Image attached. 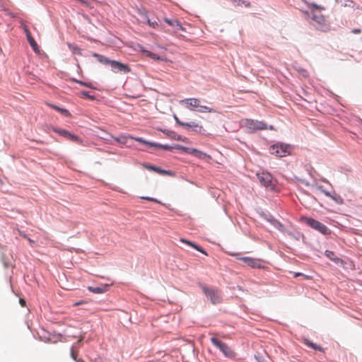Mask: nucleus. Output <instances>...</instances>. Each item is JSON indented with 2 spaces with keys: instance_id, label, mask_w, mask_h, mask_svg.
<instances>
[{
  "instance_id": "473e14b6",
  "label": "nucleus",
  "mask_w": 362,
  "mask_h": 362,
  "mask_svg": "<svg viewBox=\"0 0 362 362\" xmlns=\"http://www.w3.org/2000/svg\"><path fill=\"white\" fill-rule=\"evenodd\" d=\"M144 167L148 170L156 171V166L145 165Z\"/></svg>"
},
{
  "instance_id": "4468645a",
  "label": "nucleus",
  "mask_w": 362,
  "mask_h": 362,
  "mask_svg": "<svg viewBox=\"0 0 362 362\" xmlns=\"http://www.w3.org/2000/svg\"><path fill=\"white\" fill-rule=\"evenodd\" d=\"M132 139L136 140V141H138L139 143L147 144L149 146H153V147L160 148H163V149H165V150L170 149V147L169 146L161 145V144H155V143L148 142V141L144 140L142 138H139V137L134 138V137H132Z\"/></svg>"
},
{
  "instance_id": "423d86ee",
  "label": "nucleus",
  "mask_w": 362,
  "mask_h": 362,
  "mask_svg": "<svg viewBox=\"0 0 362 362\" xmlns=\"http://www.w3.org/2000/svg\"><path fill=\"white\" fill-rule=\"evenodd\" d=\"M211 341L214 346L218 348L223 354L229 358H232L235 356L233 351L225 343L216 337H211Z\"/></svg>"
},
{
  "instance_id": "f8f14e48",
  "label": "nucleus",
  "mask_w": 362,
  "mask_h": 362,
  "mask_svg": "<svg viewBox=\"0 0 362 362\" xmlns=\"http://www.w3.org/2000/svg\"><path fill=\"white\" fill-rule=\"evenodd\" d=\"M164 21L172 27L174 33H177L179 30H184V28L177 19H169L167 18H163Z\"/></svg>"
},
{
  "instance_id": "f03ea898",
  "label": "nucleus",
  "mask_w": 362,
  "mask_h": 362,
  "mask_svg": "<svg viewBox=\"0 0 362 362\" xmlns=\"http://www.w3.org/2000/svg\"><path fill=\"white\" fill-rule=\"evenodd\" d=\"M186 104L187 107L191 110H194L195 108L199 107V112H214V110L206 105H201V101L197 98H186L182 100Z\"/></svg>"
},
{
  "instance_id": "c85d7f7f",
  "label": "nucleus",
  "mask_w": 362,
  "mask_h": 362,
  "mask_svg": "<svg viewBox=\"0 0 362 362\" xmlns=\"http://www.w3.org/2000/svg\"><path fill=\"white\" fill-rule=\"evenodd\" d=\"M74 81L90 88H95L91 83H86L79 80L74 79Z\"/></svg>"
},
{
  "instance_id": "4be33fe9",
  "label": "nucleus",
  "mask_w": 362,
  "mask_h": 362,
  "mask_svg": "<svg viewBox=\"0 0 362 362\" xmlns=\"http://www.w3.org/2000/svg\"><path fill=\"white\" fill-rule=\"evenodd\" d=\"M317 189H318L319 191H320L321 192H322L323 194H325L327 197H331V198H332L333 199H334L335 201H337V195L336 194H334V195H333V194H331V193H330V192H329L326 191L325 189H324L322 186H317ZM338 197H339L338 196Z\"/></svg>"
},
{
  "instance_id": "7ed1b4c3",
  "label": "nucleus",
  "mask_w": 362,
  "mask_h": 362,
  "mask_svg": "<svg viewBox=\"0 0 362 362\" xmlns=\"http://www.w3.org/2000/svg\"><path fill=\"white\" fill-rule=\"evenodd\" d=\"M201 288L204 294L213 304H217L221 302L222 298L218 290L213 288H209L205 285H201Z\"/></svg>"
},
{
  "instance_id": "e433bc0d",
  "label": "nucleus",
  "mask_w": 362,
  "mask_h": 362,
  "mask_svg": "<svg viewBox=\"0 0 362 362\" xmlns=\"http://www.w3.org/2000/svg\"><path fill=\"white\" fill-rule=\"evenodd\" d=\"M19 303H20L21 305L23 306V307L25 306V303H26L25 300L24 299H23V298H20Z\"/></svg>"
},
{
  "instance_id": "ea45409f",
  "label": "nucleus",
  "mask_w": 362,
  "mask_h": 362,
  "mask_svg": "<svg viewBox=\"0 0 362 362\" xmlns=\"http://www.w3.org/2000/svg\"><path fill=\"white\" fill-rule=\"evenodd\" d=\"M313 6L316 8H319V9H322V8L320 7V6H317L316 4H313Z\"/></svg>"
},
{
  "instance_id": "5701e85b",
  "label": "nucleus",
  "mask_w": 362,
  "mask_h": 362,
  "mask_svg": "<svg viewBox=\"0 0 362 362\" xmlns=\"http://www.w3.org/2000/svg\"><path fill=\"white\" fill-rule=\"evenodd\" d=\"M51 107L52 108H54V110L59 111V112H61L62 114H63L64 115H65L66 117L70 115L69 112L67 110H66V109L61 108V107H57L56 105H51Z\"/></svg>"
},
{
  "instance_id": "f3484780",
  "label": "nucleus",
  "mask_w": 362,
  "mask_h": 362,
  "mask_svg": "<svg viewBox=\"0 0 362 362\" xmlns=\"http://www.w3.org/2000/svg\"><path fill=\"white\" fill-rule=\"evenodd\" d=\"M180 241L182 242V243H186V244H187L189 245H190L191 247H194V249H196L197 250L199 251L200 252L207 255L206 252L202 247H201L200 246H199V245H196V244H194V243H192V242H190L189 240H185V239H181Z\"/></svg>"
},
{
  "instance_id": "9b49d317",
  "label": "nucleus",
  "mask_w": 362,
  "mask_h": 362,
  "mask_svg": "<svg viewBox=\"0 0 362 362\" xmlns=\"http://www.w3.org/2000/svg\"><path fill=\"white\" fill-rule=\"evenodd\" d=\"M240 259L252 268L260 269L263 267L262 262L260 259H254L249 257H243Z\"/></svg>"
},
{
  "instance_id": "20e7f679",
  "label": "nucleus",
  "mask_w": 362,
  "mask_h": 362,
  "mask_svg": "<svg viewBox=\"0 0 362 362\" xmlns=\"http://www.w3.org/2000/svg\"><path fill=\"white\" fill-rule=\"evenodd\" d=\"M303 220H304V222L308 226H309L312 228L319 231L320 233H321L324 235H327V234L330 233V230H329V228L325 224L322 223L321 222H320L314 218H304Z\"/></svg>"
},
{
  "instance_id": "aec40b11",
  "label": "nucleus",
  "mask_w": 362,
  "mask_h": 362,
  "mask_svg": "<svg viewBox=\"0 0 362 362\" xmlns=\"http://www.w3.org/2000/svg\"><path fill=\"white\" fill-rule=\"evenodd\" d=\"M93 56L98 59V62H100L102 64H110V59L106 58L105 57L99 54H93Z\"/></svg>"
},
{
  "instance_id": "0eeeda50",
  "label": "nucleus",
  "mask_w": 362,
  "mask_h": 362,
  "mask_svg": "<svg viewBox=\"0 0 362 362\" xmlns=\"http://www.w3.org/2000/svg\"><path fill=\"white\" fill-rule=\"evenodd\" d=\"M290 147L284 144H275L269 148L271 154L277 157H284L289 153Z\"/></svg>"
},
{
  "instance_id": "c9c22d12",
  "label": "nucleus",
  "mask_w": 362,
  "mask_h": 362,
  "mask_svg": "<svg viewBox=\"0 0 362 362\" xmlns=\"http://www.w3.org/2000/svg\"><path fill=\"white\" fill-rule=\"evenodd\" d=\"M175 119L180 126H182V124H186L187 122H181L176 116H175Z\"/></svg>"
},
{
  "instance_id": "f257e3e1",
  "label": "nucleus",
  "mask_w": 362,
  "mask_h": 362,
  "mask_svg": "<svg viewBox=\"0 0 362 362\" xmlns=\"http://www.w3.org/2000/svg\"><path fill=\"white\" fill-rule=\"evenodd\" d=\"M240 125L250 133L268 129L267 124L264 122L251 119H243L240 121Z\"/></svg>"
},
{
  "instance_id": "72a5a7b5",
  "label": "nucleus",
  "mask_w": 362,
  "mask_h": 362,
  "mask_svg": "<svg viewBox=\"0 0 362 362\" xmlns=\"http://www.w3.org/2000/svg\"><path fill=\"white\" fill-rule=\"evenodd\" d=\"M274 225L275 227H276L279 230H282L283 226L281 223L276 221Z\"/></svg>"
},
{
  "instance_id": "39448f33",
  "label": "nucleus",
  "mask_w": 362,
  "mask_h": 362,
  "mask_svg": "<svg viewBox=\"0 0 362 362\" xmlns=\"http://www.w3.org/2000/svg\"><path fill=\"white\" fill-rule=\"evenodd\" d=\"M257 176L261 184L267 189L273 190L275 189L276 182L271 174L263 172L262 173H257Z\"/></svg>"
},
{
  "instance_id": "dca6fc26",
  "label": "nucleus",
  "mask_w": 362,
  "mask_h": 362,
  "mask_svg": "<svg viewBox=\"0 0 362 362\" xmlns=\"http://www.w3.org/2000/svg\"><path fill=\"white\" fill-rule=\"evenodd\" d=\"M109 285L106 284L103 287H93L89 286L88 288V291L93 292L94 293H103L106 292L108 290Z\"/></svg>"
},
{
  "instance_id": "ddd939ff",
  "label": "nucleus",
  "mask_w": 362,
  "mask_h": 362,
  "mask_svg": "<svg viewBox=\"0 0 362 362\" xmlns=\"http://www.w3.org/2000/svg\"><path fill=\"white\" fill-rule=\"evenodd\" d=\"M23 28L24 30V32L25 33L27 40L30 44V45L32 47V48L34 49L35 52L38 51V45L34 38L32 37L30 32L29 31L28 27L25 25H23Z\"/></svg>"
},
{
  "instance_id": "b1692460",
  "label": "nucleus",
  "mask_w": 362,
  "mask_h": 362,
  "mask_svg": "<svg viewBox=\"0 0 362 362\" xmlns=\"http://www.w3.org/2000/svg\"><path fill=\"white\" fill-rule=\"evenodd\" d=\"M147 55L151 57V59H156V60H160V61H164L165 59L162 57H160L158 56V54L153 53V52H147Z\"/></svg>"
},
{
  "instance_id": "a878e982",
  "label": "nucleus",
  "mask_w": 362,
  "mask_h": 362,
  "mask_svg": "<svg viewBox=\"0 0 362 362\" xmlns=\"http://www.w3.org/2000/svg\"><path fill=\"white\" fill-rule=\"evenodd\" d=\"M69 49L73 52L74 54H81V49L76 45L68 44Z\"/></svg>"
},
{
  "instance_id": "1a4fd4ad",
  "label": "nucleus",
  "mask_w": 362,
  "mask_h": 362,
  "mask_svg": "<svg viewBox=\"0 0 362 362\" xmlns=\"http://www.w3.org/2000/svg\"><path fill=\"white\" fill-rule=\"evenodd\" d=\"M110 65L111 66L112 71L115 73L120 72L127 74L131 71V69L127 64H122L117 61L111 60Z\"/></svg>"
},
{
  "instance_id": "c756f323",
  "label": "nucleus",
  "mask_w": 362,
  "mask_h": 362,
  "mask_svg": "<svg viewBox=\"0 0 362 362\" xmlns=\"http://www.w3.org/2000/svg\"><path fill=\"white\" fill-rule=\"evenodd\" d=\"M306 344L315 350H319L320 351H324V349L322 347L313 344V342L308 341V342H306Z\"/></svg>"
},
{
  "instance_id": "f704fd0d",
  "label": "nucleus",
  "mask_w": 362,
  "mask_h": 362,
  "mask_svg": "<svg viewBox=\"0 0 362 362\" xmlns=\"http://www.w3.org/2000/svg\"><path fill=\"white\" fill-rule=\"evenodd\" d=\"M18 233H19L20 235H21L24 238H25V239L28 238V235L25 233H23V232L21 231V230H18Z\"/></svg>"
},
{
  "instance_id": "393cba45",
  "label": "nucleus",
  "mask_w": 362,
  "mask_h": 362,
  "mask_svg": "<svg viewBox=\"0 0 362 362\" xmlns=\"http://www.w3.org/2000/svg\"><path fill=\"white\" fill-rule=\"evenodd\" d=\"M325 255L330 259L333 260L334 262H337L339 260V258H335V255L332 251L326 250L325 251Z\"/></svg>"
},
{
  "instance_id": "a211bd4d",
  "label": "nucleus",
  "mask_w": 362,
  "mask_h": 362,
  "mask_svg": "<svg viewBox=\"0 0 362 362\" xmlns=\"http://www.w3.org/2000/svg\"><path fill=\"white\" fill-rule=\"evenodd\" d=\"M194 155L200 159H211V156L197 149H193Z\"/></svg>"
},
{
  "instance_id": "6e6552de",
  "label": "nucleus",
  "mask_w": 362,
  "mask_h": 362,
  "mask_svg": "<svg viewBox=\"0 0 362 362\" xmlns=\"http://www.w3.org/2000/svg\"><path fill=\"white\" fill-rule=\"evenodd\" d=\"M312 18L315 22L314 25L317 29L322 31H327L329 30V24L323 16L313 14Z\"/></svg>"
},
{
  "instance_id": "58836bf2",
  "label": "nucleus",
  "mask_w": 362,
  "mask_h": 362,
  "mask_svg": "<svg viewBox=\"0 0 362 362\" xmlns=\"http://www.w3.org/2000/svg\"><path fill=\"white\" fill-rule=\"evenodd\" d=\"M27 240H28V242L30 243L31 245H33V244H34V243H35L34 240H33L30 238H28Z\"/></svg>"
},
{
  "instance_id": "cd10ccee",
  "label": "nucleus",
  "mask_w": 362,
  "mask_h": 362,
  "mask_svg": "<svg viewBox=\"0 0 362 362\" xmlns=\"http://www.w3.org/2000/svg\"><path fill=\"white\" fill-rule=\"evenodd\" d=\"M81 97L87 98L91 100H94L95 99V96L89 95V93L86 91H81L80 93Z\"/></svg>"
},
{
  "instance_id": "412c9836",
  "label": "nucleus",
  "mask_w": 362,
  "mask_h": 362,
  "mask_svg": "<svg viewBox=\"0 0 362 362\" xmlns=\"http://www.w3.org/2000/svg\"><path fill=\"white\" fill-rule=\"evenodd\" d=\"M156 173L162 175H169V176H175V173L170 170H163L160 168H156Z\"/></svg>"
},
{
  "instance_id": "bb28decb",
  "label": "nucleus",
  "mask_w": 362,
  "mask_h": 362,
  "mask_svg": "<svg viewBox=\"0 0 362 362\" xmlns=\"http://www.w3.org/2000/svg\"><path fill=\"white\" fill-rule=\"evenodd\" d=\"M78 354V351L77 350H76L74 346H72L71 349V356L75 361H76L78 360V358H77Z\"/></svg>"
},
{
  "instance_id": "7c9ffc66",
  "label": "nucleus",
  "mask_w": 362,
  "mask_h": 362,
  "mask_svg": "<svg viewBox=\"0 0 362 362\" xmlns=\"http://www.w3.org/2000/svg\"><path fill=\"white\" fill-rule=\"evenodd\" d=\"M298 276H303L305 279H311V277L310 276L303 274L300 273V272H296V273L294 274V277H298Z\"/></svg>"
},
{
  "instance_id": "9d476101",
  "label": "nucleus",
  "mask_w": 362,
  "mask_h": 362,
  "mask_svg": "<svg viewBox=\"0 0 362 362\" xmlns=\"http://www.w3.org/2000/svg\"><path fill=\"white\" fill-rule=\"evenodd\" d=\"M52 129H53V131L54 132L59 134V135L65 137L66 139H69L70 141H72L74 142H76V143H78V144H81L82 143L81 139H80L76 135L73 134L71 132H68V131H66L65 129H59V128H53Z\"/></svg>"
},
{
  "instance_id": "2f4dec72",
  "label": "nucleus",
  "mask_w": 362,
  "mask_h": 362,
  "mask_svg": "<svg viewBox=\"0 0 362 362\" xmlns=\"http://www.w3.org/2000/svg\"><path fill=\"white\" fill-rule=\"evenodd\" d=\"M141 199H146L148 201H151V202H158V201L156 199L149 197H142Z\"/></svg>"
},
{
  "instance_id": "6ab92c4d",
  "label": "nucleus",
  "mask_w": 362,
  "mask_h": 362,
  "mask_svg": "<svg viewBox=\"0 0 362 362\" xmlns=\"http://www.w3.org/2000/svg\"><path fill=\"white\" fill-rule=\"evenodd\" d=\"M139 11L141 14L144 15L145 16V18L146 19V21L148 23V24L153 28H156L157 27H158V24L156 21H154V22H152L151 21V20L146 16V11L144 9V10H141V9H139Z\"/></svg>"
},
{
  "instance_id": "4c0bfd02",
  "label": "nucleus",
  "mask_w": 362,
  "mask_h": 362,
  "mask_svg": "<svg viewBox=\"0 0 362 362\" xmlns=\"http://www.w3.org/2000/svg\"><path fill=\"white\" fill-rule=\"evenodd\" d=\"M352 33H354V34H358V33H361V30L360 29H354L352 30Z\"/></svg>"
},
{
  "instance_id": "a19ab883",
  "label": "nucleus",
  "mask_w": 362,
  "mask_h": 362,
  "mask_svg": "<svg viewBox=\"0 0 362 362\" xmlns=\"http://www.w3.org/2000/svg\"><path fill=\"white\" fill-rule=\"evenodd\" d=\"M76 362H84L82 359H78Z\"/></svg>"
},
{
  "instance_id": "2eb2a0df",
  "label": "nucleus",
  "mask_w": 362,
  "mask_h": 362,
  "mask_svg": "<svg viewBox=\"0 0 362 362\" xmlns=\"http://www.w3.org/2000/svg\"><path fill=\"white\" fill-rule=\"evenodd\" d=\"M182 127H185L187 129L189 128H193V130L197 133H202L204 130V128L202 125L196 124L194 122H188L186 124H182Z\"/></svg>"
},
{
  "instance_id": "79ce46f5",
  "label": "nucleus",
  "mask_w": 362,
  "mask_h": 362,
  "mask_svg": "<svg viewBox=\"0 0 362 362\" xmlns=\"http://www.w3.org/2000/svg\"><path fill=\"white\" fill-rule=\"evenodd\" d=\"M269 129H271V130H273V129H274V127H273L272 126H270V127H269Z\"/></svg>"
},
{
  "instance_id": "37998d69",
  "label": "nucleus",
  "mask_w": 362,
  "mask_h": 362,
  "mask_svg": "<svg viewBox=\"0 0 362 362\" xmlns=\"http://www.w3.org/2000/svg\"><path fill=\"white\" fill-rule=\"evenodd\" d=\"M81 341H82V339H80L78 341V342H77V343H78V344H79V343H81Z\"/></svg>"
}]
</instances>
